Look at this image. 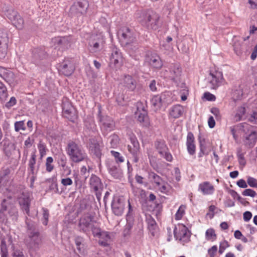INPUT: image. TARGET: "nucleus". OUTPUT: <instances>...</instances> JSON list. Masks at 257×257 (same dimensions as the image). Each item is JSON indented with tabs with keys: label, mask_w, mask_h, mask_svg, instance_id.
Masks as SVG:
<instances>
[{
	"label": "nucleus",
	"mask_w": 257,
	"mask_h": 257,
	"mask_svg": "<svg viewBox=\"0 0 257 257\" xmlns=\"http://www.w3.org/2000/svg\"><path fill=\"white\" fill-rule=\"evenodd\" d=\"M106 166L109 174L116 179H120L122 177V171L119 165H116L112 160H108L106 162Z\"/></svg>",
	"instance_id": "obj_17"
},
{
	"label": "nucleus",
	"mask_w": 257,
	"mask_h": 257,
	"mask_svg": "<svg viewBox=\"0 0 257 257\" xmlns=\"http://www.w3.org/2000/svg\"><path fill=\"white\" fill-rule=\"evenodd\" d=\"M243 95L241 89H236L233 92V97L235 99H240Z\"/></svg>",
	"instance_id": "obj_61"
},
{
	"label": "nucleus",
	"mask_w": 257,
	"mask_h": 257,
	"mask_svg": "<svg viewBox=\"0 0 257 257\" xmlns=\"http://www.w3.org/2000/svg\"><path fill=\"white\" fill-rule=\"evenodd\" d=\"M205 238L207 240L214 241L216 238V234L213 228L208 229L205 232Z\"/></svg>",
	"instance_id": "obj_46"
},
{
	"label": "nucleus",
	"mask_w": 257,
	"mask_h": 257,
	"mask_svg": "<svg viewBox=\"0 0 257 257\" xmlns=\"http://www.w3.org/2000/svg\"><path fill=\"white\" fill-rule=\"evenodd\" d=\"M111 155L114 158L115 164H119L124 162L123 157L119 153L114 151H111Z\"/></svg>",
	"instance_id": "obj_48"
},
{
	"label": "nucleus",
	"mask_w": 257,
	"mask_h": 257,
	"mask_svg": "<svg viewBox=\"0 0 257 257\" xmlns=\"http://www.w3.org/2000/svg\"><path fill=\"white\" fill-rule=\"evenodd\" d=\"M208 79L210 87L213 89L221 86L224 80L222 72L216 70L210 71Z\"/></svg>",
	"instance_id": "obj_13"
},
{
	"label": "nucleus",
	"mask_w": 257,
	"mask_h": 257,
	"mask_svg": "<svg viewBox=\"0 0 257 257\" xmlns=\"http://www.w3.org/2000/svg\"><path fill=\"white\" fill-rule=\"evenodd\" d=\"M124 207V202L123 198L116 197L111 203V208L113 213L117 216L122 215Z\"/></svg>",
	"instance_id": "obj_23"
},
{
	"label": "nucleus",
	"mask_w": 257,
	"mask_h": 257,
	"mask_svg": "<svg viewBox=\"0 0 257 257\" xmlns=\"http://www.w3.org/2000/svg\"><path fill=\"white\" fill-rule=\"evenodd\" d=\"M149 178L160 192L163 193H166L168 191L167 183L155 172H149Z\"/></svg>",
	"instance_id": "obj_15"
},
{
	"label": "nucleus",
	"mask_w": 257,
	"mask_h": 257,
	"mask_svg": "<svg viewBox=\"0 0 257 257\" xmlns=\"http://www.w3.org/2000/svg\"><path fill=\"white\" fill-rule=\"evenodd\" d=\"M0 77L10 85L15 82V74L9 68L0 66Z\"/></svg>",
	"instance_id": "obj_25"
},
{
	"label": "nucleus",
	"mask_w": 257,
	"mask_h": 257,
	"mask_svg": "<svg viewBox=\"0 0 257 257\" xmlns=\"http://www.w3.org/2000/svg\"><path fill=\"white\" fill-rule=\"evenodd\" d=\"M75 69L74 63L72 59H65L59 66V71L65 76H70Z\"/></svg>",
	"instance_id": "obj_18"
},
{
	"label": "nucleus",
	"mask_w": 257,
	"mask_h": 257,
	"mask_svg": "<svg viewBox=\"0 0 257 257\" xmlns=\"http://www.w3.org/2000/svg\"><path fill=\"white\" fill-rule=\"evenodd\" d=\"M27 224V232L31 247L37 246L41 241L40 233L36 225L33 222L26 221Z\"/></svg>",
	"instance_id": "obj_6"
},
{
	"label": "nucleus",
	"mask_w": 257,
	"mask_h": 257,
	"mask_svg": "<svg viewBox=\"0 0 257 257\" xmlns=\"http://www.w3.org/2000/svg\"><path fill=\"white\" fill-rule=\"evenodd\" d=\"M89 7V4L86 0H80L71 6L69 10V15L72 18H78L84 16L87 13Z\"/></svg>",
	"instance_id": "obj_7"
},
{
	"label": "nucleus",
	"mask_w": 257,
	"mask_h": 257,
	"mask_svg": "<svg viewBox=\"0 0 257 257\" xmlns=\"http://www.w3.org/2000/svg\"><path fill=\"white\" fill-rule=\"evenodd\" d=\"M165 95L161 94V95H155L154 96L152 100L151 103L154 106L158 107H161L164 103V99L165 98Z\"/></svg>",
	"instance_id": "obj_38"
},
{
	"label": "nucleus",
	"mask_w": 257,
	"mask_h": 257,
	"mask_svg": "<svg viewBox=\"0 0 257 257\" xmlns=\"http://www.w3.org/2000/svg\"><path fill=\"white\" fill-rule=\"evenodd\" d=\"M140 23L148 30H157L161 26L160 16L151 10H146L142 13Z\"/></svg>",
	"instance_id": "obj_2"
},
{
	"label": "nucleus",
	"mask_w": 257,
	"mask_h": 257,
	"mask_svg": "<svg viewBox=\"0 0 257 257\" xmlns=\"http://www.w3.org/2000/svg\"><path fill=\"white\" fill-rule=\"evenodd\" d=\"M108 139L110 140V144L111 148H115L117 147L119 143V139L116 134H113L109 137Z\"/></svg>",
	"instance_id": "obj_47"
},
{
	"label": "nucleus",
	"mask_w": 257,
	"mask_h": 257,
	"mask_svg": "<svg viewBox=\"0 0 257 257\" xmlns=\"http://www.w3.org/2000/svg\"><path fill=\"white\" fill-rule=\"evenodd\" d=\"M111 233L102 231L101 233V236H99L98 238H100L99 240V244L103 246H108L109 245L110 242L111 240L110 234Z\"/></svg>",
	"instance_id": "obj_33"
},
{
	"label": "nucleus",
	"mask_w": 257,
	"mask_h": 257,
	"mask_svg": "<svg viewBox=\"0 0 257 257\" xmlns=\"http://www.w3.org/2000/svg\"><path fill=\"white\" fill-rule=\"evenodd\" d=\"M186 209V206L184 205H181L179 209H178L175 214V219L180 220L181 219L184 214H185V210Z\"/></svg>",
	"instance_id": "obj_51"
},
{
	"label": "nucleus",
	"mask_w": 257,
	"mask_h": 257,
	"mask_svg": "<svg viewBox=\"0 0 257 257\" xmlns=\"http://www.w3.org/2000/svg\"><path fill=\"white\" fill-rule=\"evenodd\" d=\"M16 98L15 97L13 96L10 98V100L6 103L5 107L8 109H10L12 106L15 105L16 104Z\"/></svg>",
	"instance_id": "obj_57"
},
{
	"label": "nucleus",
	"mask_w": 257,
	"mask_h": 257,
	"mask_svg": "<svg viewBox=\"0 0 257 257\" xmlns=\"http://www.w3.org/2000/svg\"><path fill=\"white\" fill-rule=\"evenodd\" d=\"M147 61L150 65L156 69H160L163 66V62L160 57L156 54H152L149 56Z\"/></svg>",
	"instance_id": "obj_29"
},
{
	"label": "nucleus",
	"mask_w": 257,
	"mask_h": 257,
	"mask_svg": "<svg viewBox=\"0 0 257 257\" xmlns=\"http://www.w3.org/2000/svg\"><path fill=\"white\" fill-rule=\"evenodd\" d=\"M24 123L23 121H16L15 123V130L16 132H19L20 130H24Z\"/></svg>",
	"instance_id": "obj_60"
},
{
	"label": "nucleus",
	"mask_w": 257,
	"mask_h": 257,
	"mask_svg": "<svg viewBox=\"0 0 257 257\" xmlns=\"http://www.w3.org/2000/svg\"><path fill=\"white\" fill-rule=\"evenodd\" d=\"M242 194L244 196L253 197L256 195V192L251 189H246L242 192Z\"/></svg>",
	"instance_id": "obj_56"
},
{
	"label": "nucleus",
	"mask_w": 257,
	"mask_h": 257,
	"mask_svg": "<svg viewBox=\"0 0 257 257\" xmlns=\"http://www.w3.org/2000/svg\"><path fill=\"white\" fill-rule=\"evenodd\" d=\"M67 157L63 153H60L57 155V163L59 167H65V165L67 164Z\"/></svg>",
	"instance_id": "obj_43"
},
{
	"label": "nucleus",
	"mask_w": 257,
	"mask_h": 257,
	"mask_svg": "<svg viewBox=\"0 0 257 257\" xmlns=\"http://www.w3.org/2000/svg\"><path fill=\"white\" fill-rule=\"evenodd\" d=\"M165 69L163 70L161 72V76L165 78L170 79L174 82H176L177 79L180 76L182 69L179 63L169 64L167 66H165Z\"/></svg>",
	"instance_id": "obj_5"
},
{
	"label": "nucleus",
	"mask_w": 257,
	"mask_h": 257,
	"mask_svg": "<svg viewBox=\"0 0 257 257\" xmlns=\"http://www.w3.org/2000/svg\"><path fill=\"white\" fill-rule=\"evenodd\" d=\"M89 185L91 189L95 192L97 200L100 201L103 189L100 179L95 175H92L89 180Z\"/></svg>",
	"instance_id": "obj_16"
},
{
	"label": "nucleus",
	"mask_w": 257,
	"mask_h": 257,
	"mask_svg": "<svg viewBox=\"0 0 257 257\" xmlns=\"http://www.w3.org/2000/svg\"><path fill=\"white\" fill-rule=\"evenodd\" d=\"M52 42L56 47L62 50L67 49L69 45V42L66 37H55L52 39Z\"/></svg>",
	"instance_id": "obj_31"
},
{
	"label": "nucleus",
	"mask_w": 257,
	"mask_h": 257,
	"mask_svg": "<svg viewBox=\"0 0 257 257\" xmlns=\"http://www.w3.org/2000/svg\"><path fill=\"white\" fill-rule=\"evenodd\" d=\"M74 241L77 249L80 250V245L84 241L83 238L80 236H77L75 237Z\"/></svg>",
	"instance_id": "obj_58"
},
{
	"label": "nucleus",
	"mask_w": 257,
	"mask_h": 257,
	"mask_svg": "<svg viewBox=\"0 0 257 257\" xmlns=\"http://www.w3.org/2000/svg\"><path fill=\"white\" fill-rule=\"evenodd\" d=\"M37 155L36 150L34 149L31 154V157L28 161V174L30 177V187L33 186L34 183L37 179V174L40 169V162H36Z\"/></svg>",
	"instance_id": "obj_4"
},
{
	"label": "nucleus",
	"mask_w": 257,
	"mask_h": 257,
	"mask_svg": "<svg viewBox=\"0 0 257 257\" xmlns=\"http://www.w3.org/2000/svg\"><path fill=\"white\" fill-rule=\"evenodd\" d=\"M184 112V108L180 105L173 106L169 110V115L173 118H178L182 116Z\"/></svg>",
	"instance_id": "obj_34"
},
{
	"label": "nucleus",
	"mask_w": 257,
	"mask_h": 257,
	"mask_svg": "<svg viewBox=\"0 0 257 257\" xmlns=\"http://www.w3.org/2000/svg\"><path fill=\"white\" fill-rule=\"evenodd\" d=\"M136 117L137 120L140 123L141 125L143 127H148L150 125V119L148 113L144 108L142 110L138 108L135 113Z\"/></svg>",
	"instance_id": "obj_24"
},
{
	"label": "nucleus",
	"mask_w": 257,
	"mask_h": 257,
	"mask_svg": "<svg viewBox=\"0 0 257 257\" xmlns=\"http://www.w3.org/2000/svg\"><path fill=\"white\" fill-rule=\"evenodd\" d=\"M18 200L21 209L29 215L31 200L28 194L23 192L19 198Z\"/></svg>",
	"instance_id": "obj_26"
},
{
	"label": "nucleus",
	"mask_w": 257,
	"mask_h": 257,
	"mask_svg": "<svg viewBox=\"0 0 257 257\" xmlns=\"http://www.w3.org/2000/svg\"><path fill=\"white\" fill-rule=\"evenodd\" d=\"M8 96L7 88L5 84L0 81V99L5 101Z\"/></svg>",
	"instance_id": "obj_41"
},
{
	"label": "nucleus",
	"mask_w": 257,
	"mask_h": 257,
	"mask_svg": "<svg viewBox=\"0 0 257 257\" xmlns=\"http://www.w3.org/2000/svg\"><path fill=\"white\" fill-rule=\"evenodd\" d=\"M5 15L18 29L21 30L24 25V21L19 13L12 8L5 11Z\"/></svg>",
	"instance_id": "obj_11"
},
{
	"label": "nucleus",
	"mask_w": 257,
	"mask_h": 257,
	"mask_svg": "<svg viewBox=\"0 0 257 257\" xmlns=\"http://www.w3.org/2000/svg\"><path fill=\"white\" fill-rule=\"evenodd\" d=\"M2 202L4 205L6 206V212L8 211L10 216L12 219L17 220L19 216L18 211L17 207L12 202L11 198L8 197L4 199Z\"/></svg>",
	"instance_id": "obj_20"
},
{
	"label": "nucleus",
	"mask_w": 257,
	"mask_h": 257,
	"mask_svg": "<svg viewBox=\"0 0 257 257\" xmlns=\"http://www.w3.org/2000/svg\"><path fill=\"white\" fill-rule=\"evenodd\" d=\"M8 44L9 37L6 31L0 30V44Z\"/></svg>",
	"instance_id": "obj_52"
},
{
	"label": "nucleus",
	"mask_w": 257,
	"mask_h": 257,
	"mask_svg": "<svg viewBox=\"0 0 257 257\" xmlns=\"http://www.w3.org/2000/svg\"><path fill=\"white\" fill-rule=\"evenodd\" d=\"M53 158L52 157H48L46 160L45 166L46 171L47 172H51L54 169V165L53 163Z\"/></svg>",
	"instance_id": "obj_45"
},
{
	"label": "nucleus",
	"mask_w": 257,
	"mask_h": 257,
	"mask_svg": "<svg viewBox=\"0 0 257 257\" xmlns=\"http://www.w3.org/2000/svg\"><path fill=\"white\" fill-rule=\"evenodd\" d=\"M247 183L251 187L257 188V179L253 177H248L247 179Z\"/></svg>",
	"instance_id": "obj_55"
},
{
	"label": "nucleus",
	"mask_w": 257,
	"mask_h": 257,
	"mask_svg": "<svg viewBox=\"0 0 257 257\" xmlns=\"http://www.w3.org/2000/svg\"><path fill=\"white\" fill-rule=\"evenodd\" d=\"M156 150L160 155H162L166 151H168V147L166 142L163 140H157L154 143Z\"/></svg>",
	"instance_id": "obj_36"
},
{
	"label": "nucleus",
	"mask_w": 257,
	"mask_h": 257,
	"mask_svg": "<svg viewBox=\"0 0 257 257\" xmlns=\"http://www.w3.org/2000/svg\"><path fill=\"white\" fill-rule=\"evenodd\" d=\"M62 109L64 114L67 115L66 117H69L70 116L73 110V107L71 103L67 101H63L62 102Z\"/></svg>",
	"instance_id": "obj_37"
},
{
	"label": "nucleus",
	"mask_w": 257,
	"mask_h": 257,
	"mask_svg": "<svg viewBox=\"0 0 257 257\" xmlns=\"http://www.w3.org/2000/svg\"><path fill=\"white\" fill-rule=\"evenodd\" d=\"M43 219L42 223L44 225H47L48 223V219L49 216V210L47 208H43Z\"/></svg>",
	"instance_id": "obj_53"
},
{
	"label": "nucleus",
	"mask_w": 257,
	"mask_h": 257,
	"mask_svg": "<svg viewBox=\"0 0 257 257\" xmlns=\"http://www.w3.org/2000/svg\"><path fill=\"white\" fill-rule=\"evenodd\" d=\"M1 251H8L5 238L4 237H1Z\"/></svg>",
	"instance_id": "obj_63"
},
{
	"label": "nucleus",
	"mask_w": 257,
	"mask_h": 257,
	"mask_svg": "<svg viewBox=\"0 0 257 257\" xmlns=\"http://www.w3.org/2000/svg\"><path fill=\"white\" fill-rule=\"evenodd\" d=\"M198 190L204 195H209L213 194L215 191L213 185L208 181H204L199 184Z\"/></svg>",
	"instance_id": "obj_28"
},
{
	"label": "nucleus",
	"mask_w": 257,
	"mask_h": 257,
	"mask_svg": "<svg viewBox=\"0 0 257 257\" xmlns=\"http://www.w3.org/2000/svg\"><path fill=\"white\" fill-rule=\"evenodd\" d=\"M6 206L4 205L3 202L1 204L0 208V220L5 221L8 220L7 214H6Z\"/></svg>",
	"instance_id": "obj_50"
},
{
	"label": "nucleus",
	"mask_w": 257,
	"mask_h": 257,
	"mask_svg": "<svg viewBox=\"0 0 257 257\" xmlns=\"http://www.w3.org/2000/svg\"><path fill=\"white\" fill-rule=\"evenodd\" d=\"M118 36L121 44L127 49L134 51L138 49L135 32L133 29L123 27L118 31Z\"/></svg>",
	"instance_id": "obj_1"
},
{
	"label": "nucleus",
	"mask_w": 257,
	"mask_h": 257,
	"mask_svg": "<svg viewBox=\"0 0 257 257\" xmlns=\"http://www.w3.org/2000/svg\"><path fill=\"white\" fill-rule=\"evenodd\" d=\"M91 232L94 237H99V236H101V233L102 231H101V229L99 227L95 226L93 223L92 227L91 228Z\"/></svg>",
	"instance_id": "obj_54"
},
{
	"label": "nucleus",
	"mask_w": 257,
	"mask_h": 257,
	"mask_svg": "<svg viewBox=\"0 0 257 257\" xmlns=\"http://www.w3.org/2000/svg\"><path fill=\"white\" fill-rule=\"evenodd\" d=\"M99 120L101 123V127L103 136H106L109 132L114 130V122L110 117H100Z\"/></svg>",
	"instance_id": "obj_19"
},
{
	"label": "nucleus",
	"mask_w": 257,
	"mask_h": 257,
	"mask_svg": "<svg viewBox=\"0 0 257 257\" xmlns=\"http://www.w3.org/2000/svg\"><path fill=\"white\" fill-rule=\"evenodd\" d=\"M237 128L240 134L242 135V137L247 134H250L251 132H255L253 130V127L247 123H240L237 126Z\"/></svg>",
	"instance_id": "obj_35"
},
{
	"label": "nucleus",
	"mask_w": 257,
	"mask_h": 257,
	"mask_svg": "<svg viewBox=\"0 0 257 257\" xmlns=\"http://www.w3.org/2000/svg\"><path fill=\"white\" fill-rule=\"evenodd\" d=\"M194 137L191 132H189L187 136L186 145L188 153L193 155L195 153L196 146L194 144Z\"/></svg>",
	"instance_id": "obj_30"
},
{
	"label": "nucleus",
	"mask_w": 257,
	"mask_h": 257,
	"mask_svg": "<svg viewBox=\"0 0 257 257\" xmlns=\"http://www.w3.org/2000/svg\"><path fill=\"white\" fill-rule=\"evenodd\" d=\"M237 158L239 164L242 166H245L246 164V161L244 157V154L242 153H239L237 154Z\"/></svg>",
	"instance_id": "obj_59"
},
{
	"label": "nucleus",
	"mask_w": 257,
	"mask_h": 257,
	"mask_svg": "<svg viewBox=\"0 0 257 257\" xmlns=\"http://www.w3.org/2000/svg\"><path fill=\"white\" fill-rule=\"evenodd\" d=\"M105 43L104 37L101 34L92 35L88 42L89 52L95 53L101 50Z\"/></svg>",
	"instance_id": "obj_9"
},
{
	"label": "nucleus",
	"mask_w": 257,
	"mask_h": 257,
	"mask_svg": "<svg viewBox=\"0 0 257 257\" xmlns=\"http://www.w3.org/2000/svg\"><path fill=\"white\" fill-rule=\"evenodd\" d=\"M245 113V108L244 107H238L236 112L234 116V120L235 121H239L241 119Z\"/></svg>",
	"instance_id": "obj_40"
},
{
	"label": "nucleus",
	"mask_w": 257,
	"mask_h": 257,
	"mask_svg": "<svg viewBox=\"0 0 257 257\" xmlns=\"http://www.w3.org/2000/svg\"><path fill=\"white\" fill-rule=\"evenodd\" d=\"M174 234L176 239L181 241L183 245L190 240L191 233L188 228L182 224H179L175 226L174 229Z\"/></svg>",
	"instance_id": "obj_10"
},
{
	"label": "nucleus",
	"mask_w": 257,
	"mask_h": 257,
	"mask_svg": "<svg viewBox=\"0 0 257 257\" xmlns=\"http://www.w3.org/2000/svg\"><path fill=\"white\" fill-rule=\"evenodd\" d=\"M243 141L245 146L252 148L253 147L257 140L256 132H251L250 134L243 136Z\"/></svg>",
	"instance_id": "obj_32"
},
{
	"label": "nucleus",
	"mask_w": 257,
	"mask_h": 257,
	"mask_svg": "<svg viewBox=\"0 0 257 257\" xmlns=\"http://www.w3.org/2000/svg\"><path fill=\"white\" fill-rule=\"evenodd\" d=\"M8 44H0V59H4L8 52Z\"/></svg>",
	"instance_id": "obj_49"
},
{
	"label": "nucleus",
	"mask_w": 257,
	"mask_h": 257,
	"mask_svg": "<svg viewBox=\"0 0 257 257\" xmlns=\"http://www.w3.org/2000/svg\"><path fill=\"white\" fill-rule=\"evenodd\" d=\"M121 84L125 88L131 91H134L137 86L136 80L130 75H125L123 76Z\"/></svg>",
	"instance_id": "obj_27"
},
{
	"label": "nucleus",
	"mask_w": 257,
	"mask_h": 257,
	"mask_svg": "<svg viewBox=\"0 0 257 257\" xmlns=\"http://www.w3.org/2000/svg\"><path fill=\"white\" fill-rule=\"evenodd\" d=\"M94 223L93 216L90 213L84 214L79 219L77 227L78 230L88 236L90 235L91 228Z\"/></svg>",
	"instance_id": "obj_8"
},
{
	"label": "nucleus",
	"mask_w": 257,
	"mask_h": 257,
	"mask_svg": "<svg viewBox=\"0 0 257 257\" xmlns=\"http://www.w3.org/2000/svg\"><path fill=\"white\" fill-rule=\"evenodd\" d=\"M87 147L90 154L92 155L93 157L100 159L102 156L101 146L95 138H92L89 139Z\"/></svg>",
	"instance_id": "obj_14"
},
{
	"label": "nucleus",
	"mask_w": 257,
	"mask_h": 257,
	"mask_svg": "<svg viewBox=\"0 0 257 257\" xmlns=\"http://www.w3.org/2000/svg\"><path fill=\"white\" fill-rule=\"evenodd\" d=\"M38 148L40 153V159H42L46 155L47 151L46 146L42 141H40L38 144Z\"/></svg>",
	"instance_id": "obj_44"
},
{
	"label": "nucleus",
	"mask_w": 257,
	"mask_h": 257,
	"mask_svg": "<svg viewBox=\"0 0 257 257\" xmlns=\"http://www.w3.org/2000/svg\"><path fill=\"white\" fill-rule=\"evenodd\" d=\"M109 60L110 67L116 68L121 66L122 62V56L121 52L118 48L114 47L112 49Z\"/></svg>",
	"instance_id": "obj_21"
},
{
	"label": "nucleus",
	"mask_w": 257,
	"mask_h": 257,
	"mask_svg": "<svg viewBox=\"0 0 257 257\" xmlns=\"http://www.w3.org/2000/svg\"><path fill=\"white\" fill-rule=\"evenodd\" d=\"M131 144L128 145L127 149L133 157V162L137 163L139 162L141 155L140 144L135 135L130 136Z\"/></svg>",
	"instance_id": "obj_12"
},
{
	"label": "nucleus",
	"mask_w": 257,
	"mask_h": 257,
	"mask_svg": "<svg viewBox=\"0 0 257 257\" xmlns=\"http://www.w3.org/2000/svg\"><path fill=\"white\" fill-rule=\"evenodd\" d=\"M146 221L148 224V227L150 231L154 230L157 226V223L155 220L152 217V216L149 214L146 213Z\"/></svg>",
	"instance_id": "obj_39"
},
{
	"label": "nucleus",
	"mask_w": 257,
	"mask_h": 257,
	"mask_svg": "<svg viewBox=\"0 0 257 257\" xmlns=\"http://www.w3.org/2000/svg\"><path fill=\"white\" fill-rule=\"evenodd\" d=\"M66 151L70 160L73 163H78L87 158V154L82 146L73 141L68 142Z\"/></svg>",
	"instance_id": "obj_3"
},
{
	"label": "nucleus",
	"mask_w": 257,
	"mask_h": 257,
	"mask_svg": "<svg viewBox=\"0 0 257 257\" xmlns=\"http://www.w3.org/2000/svg\"><path fill=\"white\" fill-rule=\"evenodd\" d=\"M61 183L64 186L66 187L67 186L71 185L73 183V181L70 178L68 177L62 179L61 180Z\"/></svg>",
	"instance_id": "obj_62"
},
{
	"label": "nucleus",
	"mask_w": 257,
	"mask_h": 257,
	"mask_svg": "<svg viewBox=\"0 0 257 257\" xmlns=\"http://www.w3.org/2000/svg\"><path fill=\"white\" fill-rule=\"evenodd\" d=\"M48 55L44 47L34 48L32 52V62L39 65L41 61L47 58Z\"/></svg>",
	"instance_id": "obj_22"
},
{
	"label": "nucleus",
	"mask_w": 257,
	"mask_h": 257,
	"mask_svg": "<svg viewBox=\"0 0 257 257\" xmlns=\"http://www.w3.org/2000/svg\"><path fill=\"white\" fill-rule=\"evenodd\" d=\"M47 181L51 183L49 187V190L53 191L55 193L59 192L58 184L56 179L53 178H50L48 179Z\"/></svg>",
	"instance_id": "obj_42"
},
{
	"label": "nucleus",
	"mask_w": 257,
	"mask_h": 257,
	"mask_svg": "<svg viewBox=\"0 0 257 257\" xmlns=\"http://www.w3.org/2000/svg\"><path fill=\"white\" fill-rule=\"evenodd\" d=\"M217 250V247L216 245L212 246L208 250V253L210 257H214L215 253Z\"/></svg>",
	"instance_id": "obj_64"
}]
</instances>
